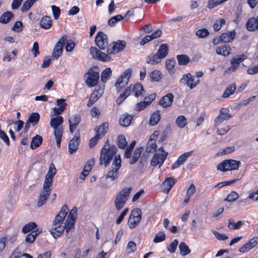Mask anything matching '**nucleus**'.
<instances>
[{
    "instance_id": "f257e3e1",
    "label": "nucleus",
    "mask_w": 258,
    "mask_h": 258,
    "mask_svg": "<svg viewBox=\"0 0 258 258\" xmlns=\"http://www.w3.org/2000/svg\"><path fill=\"white\" fill-rule=\"evenodd\" d=\"M117 151V148L115 146H110L109 141L107 139L100 151V164L107 167L110 164L113 157L116 156L115 155Z\"/></svg>"
},
{
    "instance_id": "f03ea898",
    "label": "nucleus",
    "mask_w": 258,
    "mask_h": 258,
    "mask_svg": "<svg viewBox=\"0 0 258 258\" xmlns=\"http://www.w3.org/2000/svg\"><path fill=\"white\" fill-rule=\"evenodd\" d=\"M132 190L131 187L123 188L116 196L114 204L116 209L119 211L122 209L127 201Z\"/></svg>"
},
{
    "instance_id": "7ed1b4c3",
    "label": "nucleus",
    "mask_w": 258,
    "mask_h": 258,
    "mask_svg": "<svg viewBox=\"0 0 258 258\" xmlns=\"http://www.w3.org/2000/svg\"><path fill=\"white\" fill-rule=\"evenodd\" d=\"M97 67L89 70L87 73L86 83L89 87H93L97 85L99 79V73Z\"/></svg>"
},
{
    "instance_id": "20e7f679",
    "label": "nucleus",
    "mask_w": 258,
    "mask_h": 258,
    "mask_svg": "<svg viewBox=\"0 0 258 258\" xmlns=\"http://www.w3.org/2000/svg\"><path fill=\"white\" fill-rule=\"evenodd\" d=\"M121 165V160L119 155L115 156V159L112 164V169L107 172L106 178H111L113 181L118 178V170L120 168Z\"/></svg>"
},
{
    "instance_id": "39448f33",
    "label": "nucleus",
    "mask_w": 258,
    "mask_h": 258,
    "mask_svg": "<svg viewBox=\"0 0 258 258\" xmlns=\"http://www.w3.org/2000/svg\"><path fill=\"white\" fill-rule=\"evenodd\" d=\"M240 162L232 159L226 160L219 164L217 166L218 170L222 171L236 170L238 169Z\"/></svg>"
},
{
    "instance_id": "423d86ee",
    "label": "nucleus",
    "mask_w": 258,
    "mask_h": 258,
    "mask_svg": "<svg viewBox=\"0 0 258 258\" xmlns=\"http://www.w3.org/2000/svg\"><path fill=\"white\" fill-rule=\"evenodd\" d=\"M142 218V212L139 208L133 209L128 220V225L131 228L136 227Z\"/></svg>"
},
{
    "instance_id": "0eeeda50",
    "label": "nucleus",
    "mask_w": 258,
    "mask_h": 258,
    "mask_svg": "<svg viewBox=\"0 0 258 258\" xmlns=\"http://www.w3.org/2000/svg\"><path fill=\"white\" fill-rule=\"evenodd\" d=\"M131 74L132 70L131 69L126 70L117 79L115 84L117 92H119L122 88L126 86Z\"/></svg>"
},
{
    "instance_id": "6e6552de",
    "label": "nucleus",
    "mask_w": 258,
    "mask_h": 258,
    "mask_svg": "<svg viewBox=\"0 0 258 258\" xmlns=\"http://www.w3.org/2000/svg\"><path fill=\"white\" fill-rule=\"evenodd\" d=\"M180 83L187 85L190 89H192L199 84L200 80L195 78L190 73H187L182 76L180 80Z\"/></svg>"
},
{
    "instance_id": "1a4fd4ad",
    "label": "nucleus",
    "mask_w": 258,
    "mask_h": 258,
    "mask_svg": "<svg viewBox=\"0 0 258 258\" xmlns=\"http://www.w3.org/2000/svg\"><path fill=\"white\" fill-rule=\"evenodd\" d=\"M125 46L126 42L124 41L118 40L113 42L107 47V52L109 54L118 53L123 50Z\"/></svg>"
},
{
    "instance_id": "9d476101",
    "label": "nucleus",
    "mask_w": 258,
    "mask_h": 258,
    "mask_svg": "<svg viewBox=\"0 0 258 258\" xmlns=\"http://www.w3.org/2000/svg\"><path fill=\"white\" fill-rule=\"evenodd\" d=\"M90 53L92 57L96 59L103 61H108L111 59V57L105 53L101 52L95 47L90 48Z\"/></svg>"
},
{
    "instance_id": "9b49d317",
    "label": "nucleus",
    "mask_w": 258,
    "mask_h": 258,
    "mask_svg": "<svg viewBox=\"0 0 258 258\" xmlns=\"http://www.w3.org/2000/svg\"><path fill=\"white\" fill-rule=\"evenodd\" d=\"M68 39L67 35L62 36L56 44L52 52V56L56 59L58 58L61 55L62 47L64 43Z\"/></svg>"
},
{
    "instance_id": "f8f14e48",
    "label": "nucleus",
    "mask_w": 258,
    "mask_h": 258,
    "mask_svg": "<svg viewBox=\"0 0 258 258\" xmlns=\"http://www.w3.org/2000/svg\"><path fill=\"white\" fill-rule=\"evenodd\" d=\"M105 85L99 86L96 87L94 91L92 93L90 99L87 103V106L90 107L92 106L103 94Z\"/></svg>"
},
{
    "instance_id": "ddd939ff",
    "label": "nucleus",
    "mask_w": 258,
    "mask_h": 258,
    "mask_svg": "<svg viewBox=\"0 0 258 258\" xmlns=\"http://www.w3.org/2000/svg\"><path fill=\"white\" fill-rule=\"evenodd\" d=\"M95 41L100 49H105L108 46L107 35L102 32L100 31L98 33L95 37Z\"/></svg>"
},
{
    "instance_id": "4468645a",
    "label": "nucleus",
    "mask_w": 258,
    "mask_h": 258,
    "mask_svg": "<svg viewBox=\"0 0 258 258\" xmlns=\"http://www.w3.org/2000/svg\"><path fill=\"white\" fill-rule=\"evenodd\" d=\"M77 208H73L70 212L64 223L66 225V232L69 233L70 230L74 227L76 221Z\"/></svg>"
},
{
    "instance_id": "2eb2a0df",
    "label": "nucleus",
    "mask_w": 258,
    "mask_h": 258,
    "mask_svg": "<svg viewBox=\"0 0 258 258\" xmlns=\"http://www.w3.org/2000/svg\"><path fill=\"white\" fill-rule=\"evenodd\" d=\"M246 58V56L243 54L241 55H237L236 57H233L230 61L231 66L226 69L224 73L227 74L230 73L231 72H234L238 67L240 63L244 60Z\"/></svg>"
},
{
    "instance_id": "dca6fc26",
    "label": "nucleus",
    "mask_w": 258,
    "mask_h": 258,
    "mask_svg": "<svg viewBox=\"0 0 258 258\" xmlns=\"http://www.w3.org/2000/svg\"><path fill=\"white\" fill-rule=\"evenodd\" d=\"M167 155V152H165V153H156L151 159V165L156 166L159 165V167H161L166 159Z\"/></svg>"
},
{
    "instance_id": "f3484780",
    "label": "nucleus",
    "mask_w": 258,
    "mask_h": 258,
    "mask_svg": "<svg viewBox=\"0 0 258 258\" xmlns=\"http://www.w3.org/2000/svg\"><path fill=\"white\" fill-rule=\"evenodd\" d=\"M51 189L50 186H47L46 185H43V189L40 192V196L39 197L37 205L38 207H41L44 204L50 196Z\"/></svg>"
},
{
    "instance_id": "a211bd4d",
    "label": "nucleus",
    "mask_w": 258,
    "mask_h": 258,
    "mask_svg": "<svg viewBox=\"0 0 258 258\" xmlns=\"http://www.w3.org/2000/svg\"><path fill=\"white\" fill-rule=\"evenodd\" d=\"M229 109L226 108H222L220 110V114L216 117L215 120L216 125H218L225 120H228L232 116L228 113Z\"/></svg>"
},
{
    "instance_id": "6ab92c4d",
    "label": "nucleus",
    "mask_w": 258,
    "mask_h": 258,
    "mask_svg": "<svg viewBox=\"0 0 258 258\" xmlns=\"http://www.w3.org/2000/svg\"><path fill=\"white\" fill-rule=\"evenodd\" d=\"M56 172V169L54 164L51 163L49 166L48 172L45 175L43 185L50 187L52 185L53 178L54 175L55 174Z\"/></svg>"
},
{
    "instance_id": "aec40b11",
    "label": "nucleus",
    "mask_w": 258,
    "mask_h": 258,
    "mask_svg": "<svg viewBox=\"0 0 258 258\" xmlns=\"http://www.w3.org/2000/svg\"><path fill=\"white\" fill-rule=\"evenodd\" d=\"M81 121V117L80 114H75L69 116V129L71 133H73L76 129L77 126Z\"/></svg>"
},
{
    "instance_id": "412c9836",
    "label": "nucleus",
    "mask_w": 258,
    "mask_h": 258,
    "mask_svg": "<svg viewBox=\"0 0 258 258\" xmlns=\"http://www.w3.org/2000/svg\"><path fill=\"white\" fill-rule=\"evenodd\" d=\"M68 212V208L66 205H64L61 209L59 213L55 216L52 222V225L56 224H62Z\"/></svg>"
},
{
    "instance_id": "4be33fe9",
    "label": "nucleus",
    "mask_w": 258,
    "mask_h": 258,
    "mask_svg": "<svg viewBox=\"0 0 258 258\" xmlns=\"http://www.w3.org/2000/svg\"><path fill=\"white\" fill-rule=\"evenodd\" d=\"M174 96L172 93H168L162 97L159 101V104L164 108L170 107L172 103Z\"/></svg>"
},
{
    "instance_id": "5701e85b",
    "label": "nucleus",
    "mask_w": 258,
    "mask_h": 258,
    "mask_svg": "<svg viewBox=\"0 0 258 258\" xmlns=\"http://www.w3.org/2000/svg\"><path fill=\"white\" fill-rule=\"evenodd\" d=\"M53 227L50 230V232L54 238L59 237L66 230V225L62 226L61 224H56L52 225Z\"/></svg>"
},
{
    "instance_id": "b1692460",
    "label": "nucleus",
    "mask_w": 258,
    "mask_h": 258,
    "mask_svg": "<svg viewBox=\"0 0 258 258\" xmlns=\"http://www.w3.org/2000/svg\"><path fill=\"white\" fill-rule=\"evenodd\" d=\"M192 152L193 151L186 152L179 156L177 160L172 165V169H174L182 165L186 160L187 158L191 155Z\"/></svg>"
},
{
    "instance_id": "393cba45",
    "label": "nucleus",
    "mask_w": 258,
    "mask_h": 258,
    "mask_svg": "<svg viewBox=\"0 0 258 258\" xmlns=\"http://www.w3.org/2000/svg\"><path fill=\"white\" fill-rule=\"evenodd\" d=\"M80 143V138L75 137L71 140L69 143V152L70 154H72L77 151L79 148Z\"/></svg>"
},
{
    "instance_id": "a878e982",
    "label": "nucleus",
    "mask_w": 258,
    "mask_h": 258,
    "mask_svg": "<svg viewBox=\"0 0 258 258\" xmlns=\"http://www.w3.org/2000/svg\"><path fill=\"white\" fill-rule=\"evenodd\" d=\"M257 244V241L254 238H251L248 242L245 243L244 245L241 246L239 249V251L240 252H245L255 247Z\"/></svg>"
},
{
    "instance_id": "bb28decb",
    "label": "nucleus",
    "mask_w": 258,
    "mask_h": 258,
    "mask_svg": "<svg viewBox=\"0 0 258 258\" xmlns=\"http://www.w3.org/2000/svg\"><path fill=\"white\" fill-rule=\"evenodd\" d=\"M235 35L236 33L234 30L226 33H223L220 36V40L225 43L230 42L234 39Z\"/></svg>"
},
{
    "instance_id": "cd10ccee",
    "label": "nucleus",
    "mask_w": 258,
    "mask_h": 258,
    "mask_svg": "<svg viewBox=\"0 0 258 258\" xmlns=\"http://www.w3.org/2000/svg\"><path fill=\"white\" fill-rule=\"evenodd\" d=\"M247 29L250 31H255L258 29V15L256 18H251L247 22Z\"/></svg>"
},
{
    "instance_id": "c85d7f7f",
    "label": "nucleus",
    "mask_w": 258,
    "mask_h": 258,
    "mask_svg": "<svg viewBox=\"0 0 258 258\" xmlns=\"http://www.w3.org/2000/svg\"><path fill=\"white\" fill-rule=\"evenodd\" d=\"M132 90H133L136 97L143 96L145 94V90L143 89V87L140 84L137 83L134 85H132Z\"/></svg>"
},
{
    "instance_id": "c756f323",
    "label": "nucleus",
    "mask_w": 258,
    "mask_h": 258,
    "mask_svg": "<svg viewBox=\"0 0 258 258\" xmlns=\"http://www.w3.org/2000/svg\"><path fill=\"white\" fill-rule=\"evenodd\" d=\"M40 25L41 27L43 29H49L52 25V19L50 16H45L41 19L40 22Z\"/></svg>"
},
{
    "instance_id": "7c9ffc66",
    "label": "nucleus",
    "mask_w": 258,
    "mask_h": 258,
    "mask_svg": "<svg viewBox=\"0 0 258 258\" xmlns=\"http://www.w3.org/2000/svg\"><path fill=\"white\" fill-rule=\"evenodd\" d=\"M169 47L168 45L167 44H162L160 46L156 53L162 60L167 55Z\"/></svg>"
},
{
    "instance_id": "2f4dec72",
    "label": "nucleus",
    "mask_w": 258,
    "mask_h": 258,
    "mask_svg": "<svg viewBox=\"0 0 258 258\" xmlns=\"http://www.w3.org/2000/svg\"><path fill=\"white\" fill-rule=\"evenodd\" d=\"M42 232V230L39 229H37L36 230H34L32 231H31L29 234H28L25 238V241L27 243H33L36 236L39 235L41 232Z\"/></svg>"
},
{
    "instance_id": "473e14b6",
    "label": "nucleus",
    "mask_w": 258,
    "mask_h": 258,
    "mask_svg": "<svg viewBox=\"0 0 258 258\" xmlns=\"http://www.w3.org/2000/svg\"><path fill=\"white\" fill-rule=\"evenodd\" d=\"M63 119L60 116L52 117L50 122V125L53 128H57L58 127H62L61 124L63 123Z\"/></svg>"
},
{
    "instance_id": "72a5a7b5",
    "label": "nucleus",
    "mask_w": 258,
    "mask_h": 258,
    "mask_svg": "<svg viewBox=\"0 0 258 258\" xmlns=\"http://www.w3.org/2000/svg\"><path fill=\"white\" fill-rule=\"evenodd\" d=\"M161 59L159 57L157 54L152 53L149 55L147 57V63L155 64L160 62Z\"/></svg>"
},
{
    "instance_id": "f704fd0d",
    "label": "nucleus",
    "mask_w": 258,
    "mask_h": 258,
    "mask_svg": "<svg viewBox=\"0 0 258 258\" xmlns=\"http://www.w3.org/2000/svg\"><path fill=\"white\" fill-rule=\"evenodd\" d=\"M161 118V115L159 110H156L151 115L149 124L151 125H155L157 124Z\"/></svg>"
},
{
    "instance_id": "c9c22d12",
    "label": "nucleus",
    "mask_w": 258,
    "mask_h": 258,
    "mask_svg": "<svg viewBox=\"0 0 258 258\" xmlns=\"http://www.w3.org/2000/svg\"><path fill=\"white\" fill-rule=\"evenodd\" d=\"M54 129V134L55 137L56 145L58 147H60L61 138L63 133V127H58Z\"/></svg>"
},
{
    "instance_id": "e433bc0d",
    "label": "nucleus",
    "mask_w": 258,
    "mask_h": 258,
    "mask_svg": "<svg viewBox=\"0 0 258 258\" xmlns=\"http://www.w3.org/2000/svg\"><path fill=\"white\" fill-rule=\"evenodd\" d=\"M132 119L133 117L130 115L123 114L120 118L119 123L121 126H127L131 124Z\"/></svg>"
},
{
    "instance_id": "4c0bfd02",
    "label": "nucleus",
    "mask_w": 258,
    "mask_h": 258,
    "mask_svg": "<svg viewBox=\"0 0 258 258\" xmlns=\"http://www.w3.org/2000/svg\"><path fill=\"white\" fill-rule=\"evenodd\" d=\"M42 138L39 135H36L34 137L30 144V148L32 149H34L38 147L41 144L42 142Z\"/></svg>"
},
{
    "instance_id": "58836bf2",
    "label": "nucleus",
    "mask_w": 258,
    "mask_h": 258,
    "mask_svg": "<svg viewBox=\"0 0 258 258\" xmlns=\"http://www.w3.org/2000/svg\"><path fill=\"white\" fill-rule=\"evenodd\" d=\"M144 148L142 147L136 149L133 153L132 158L130 160V163L131 164H133L137 162Z\"/></svg>"
},
{
    "instance_id": "ea45409f",
    "label": "nucleus",
    "mask_w": 258,
    "mask_h": 258,
    "mask_svg": "<svg viewBox=\"0 0 258 258\" xmlns=\"http://www.w3.org/2000/svg\"><path fill=\"white\" fill-rule=\"evenodd\" d=\"M14 14L11 12L7 11L5 12L0 17V23L7 24L14 17Z\"/></svg>"
},
{
    "instance_id": "a19ab883",
    "label": "nucleus",
    "mask_w": 258,
    "mask_h": 258,
    "mask_svg": "<svg viewBox=\"0 0 258 258\" xmlns=\"http://www.w3.org/2000/svg\"><path fill=\"white\" fill-rule=\"evenodd\" d=\"M112 75V71L110 68H106L101 74V80L104 83H106L107 81L111 77Z\"/></svg>"
},
{
    "instance_id": "79ce46f5",
    "label": "nucleus",
    "mask_w": 258,
    "mask_h": 258,
    "mask_svg": "<svg viewBox=\"0 0 258 258\" xmlns=\"http://www.w3.org/2000/svg\"><path fill=\"white\" fill-rule=\"evenodd\" d=\"M107 130L108 124L106 123H102L97 131V134L96 136L101 139L107 133Z\"/></svg>"
},
{
    "instance_id": "37998d69",
    "label": "nucleus",
    "mask_w": 258,
    "mask_h": 258,
    "mask_svg": "<svg viewBox=\"0 0 258 258\" xmlns=\"http://www.w3.org/2000/svg\"><path fill=\"white\" fill-rule=\"evenodd\" d=\"M230 47L228 46H219L216 48V52L218 54L228 56L230 53Z\"/></svg>"
},
{
    "instance_id": "c03bdc74",
    "label": "nucleus",
    "mask_w": 258,
    "mask_h": 258,
    "mask_svg": "<svg viewBox=\"0 0 258 258\" xmlns=\"http://www.w3.org/2000/svg\"><path fill=\"white\" fill-rule=\"evenodd\" d=\"M175 123L177 126L180 128H183L187 123L186 118L183 115L178 116L175 120Z\"/></svg>"
},
{
    "instance_id": "a18cd8bd",
    "label": "nucleus",
    "mask_w": 258,
    "mask_h": 258,
    "mask_svg": "<svg viewBox=\"0 0 258 258\" xmlns=\"http://www.w3.org/2000/svg\"><path fill=\"white\" fill-rule=\"evenodd\" d=\"M150 77L153 82H158L162 78L161 73L158 70H154L150 74Z\"/></svg>"
},
{
    "instance_id": "49530a36",
    "label": "nucleus",
    "mask_w": 258,
    "mask_h": 258,
    "mask_svg": "<svg viewBox=\"0 0 258 258\" xmlns=\"http://www.w3.org/2000/svg\"><path fill=\"white\" fill-rule=\"evenodd\" d=\"M179 248L180 251V253L182 255H186L189 254L191 251L188 246L184 242H182L180 243Z\"/></svg>"
},
{
    "instance_id": "de8ad7c7",
    "label": "nucleus",
    "mask_w": 258,
    "mask_h": 258,
    "mask_svg": "<svg viewBox=\"0 0 258 258\" xmlns=\"http://www.w3.org/2000/svg\"><path fill=\"white\" fill-rule=\"evenodd\" d=\"M235 89V84H232L229 86L224 92L222 97L225 98L228 97L230 95L233 94Z\"/></svg>"
},
{
    "instance_id": "09e8293b",
    "label": "nucleus",
    "mask_w": 258,
    "mask_h": 258,
    "mask_svg": "<svg viewBox=\"0 0 258 258\" xmlns=\"http://www.w3.org/2000/svg\"><path fill=\"white\" fill-rule=\"evenodd\" d=\"M243 224L241 221H239L236 223H234L233 220L229 219L228 220V227L230 229H236L239 228Z\"/></svg>"
},
{
    "instance_id": "8fccbe9b",
    "label": "nucleus",
    "mask_w": 258,
    "mask_h": 258,
    "mask_svg": "<svg viewBox=\"0 0 258 258\" xmlns=\"http://www.w3.org/2000/svg\"><path fill=\"white\" fill-rule=\"evenodd\" d=\"M39 118L40 115L39 113L34 112L31 114L28 120L30 122L32 125H35L38 123Z\"/></svg>"
},
{
    "instance_id": "3c124183",
    "label": "nucleus",
    "mask_w": 258,
    "mask_h": 258,
    "mask_svg": "<svg viewBox=\"0 0 258 258\" xmlns=\"http://www.w3.org/2000/svg\"><path fill=\"white\" fill-rule=\"evenodd\" d=\"M37 225L36 223L31 222L25 225L22 228V231L24 233H26L36 228Z\"/></svg>"
},
{
    "instance_id": "603ef678",
    "label": "nucleus",
    "mask_w": 258,
    "mask_h": 258,
    "mask_svg": "<svg viewBox=\"0 0 258 258\" xmlns=\"http://www.w3.org/2000/svg\"><path fill=\"white\" fill-rule=\"evenodd\" d=\"M177 59L178 61V63L180 65H185L189 61V58L188 56L185 54L178 55L177 56Z\"/></svg>"
},
{
    "instance_id": "864d4df0",
    "label": "nucleus",
    "mask_w": 258,
    "mask_h": 258,
    "mask_svg": "<svg viewBox=\"0 0 258 258\" xmlns=\"http://www.w3.org/2000/svg\"><path fill=\"white\" fill-rule=\"evenodd\" d=\"M157 145L155 142L148 141L146 146V152L147 153H151L155 151Z\"/></svg>"
},
{
    "instance_id": "5fc2aeb1",
    "label": "nucleus",
    "mask_w": 258,
    "mask_h": 258,
    "mask_svg": "<svg viewBox=\"0 0 258 258\" xmlns=\"http://www.w3.org/2000/svg\"><path fill=\"white\" fill-rule=\"evenodd\" d=\"M38 0H27L21 8V11L24 12L27 11L33 5V4Z\"/></svg>"
},
{
    "instance_id": "6e6d98bb",
    "label": "nucleus",
    "mask_w": 258,
    "mask_h": 258,
    "mask_svg": "<svg viewBox=\"0 0 258 258\" xmlns=\"http://www.w3.org/2000/svg\"><path fill=\"white\" fill-rule=\"evenodd\" d=\"M127 142L123 135H120L118 137L117 145L120 148H124L126 146Z\"/></svg>"
},
{
    "instance_id": "4d7b16f0",
    "label": "nucleus",
    "mask_w": 258,
    "mask_h": 258,
    "mask_svg": "<svg viewBox=\"0 0 258 258\" xmlns=\"http://www.w3.org/2000/svg\"><path fill=\"white\" fill-rule=\"evenodd\" d=\"M165 238L166 235L164 232L160 231L155 235L153 241L155 243H159L164 241L165 239Z\"/></svg>"
},
{
    "instance_id": "13d9d810",
    "label": "nucleus",
    "mask_w": 258,
    "mask_h": 258,
    "mask_svg": "<svg viewBox=\"0 0 258 258\" xmlns=\"http://www.w3.org/2000/svg\"><path fill=\"white\" fill-rule=\"evenodd\" d=\"M176 180L172 177H168L163 182V185L168 187L170 190L172 186L175 183Z\"/></svg>"
},
{
    "instance_id": "bf43d9fd",
    "label": "nucleus",
    "mask_w": 258,
    "mask_h": 258,
    "mask_svg": "<svg viewBox=\"0 0 258 258\" xmlns=\"http://www.w3.org/2000/svg\"><path fill=\"white\" fill-rule=\"evenodd\" d=\"M123 19V17L121 15H118L111 17L108 20V25L110 26H114V24L118 21H121Z\"/></svg>"
},
{
    "instance_id": "052dcab7",
    "label": "nucleus",
    "mask_w": 258,
    "mask_h": 258,
    "mask_svg": "<svg viewBox=\"0 0 258 258\" xmlns=\"http://www.w3.org/2000/svg\"><path fill=\"white\" fill-rule=\"evenodd\" d=\"M63 106H60L58 107H54L53 108V116H58L66 109L67 104H64Z\"/></svg>"
},
{
    "instance_id": "680f3d73",
    "label": "nucleus",
    "mask_w": 258,
    "mask_h": 258,
    "mask_svg": "<svg viewBox=\"0 0 258 258\" xmlns=\"http://www.w3.org/2000/svg\"><path fill=\"white\" fill-rule=\"evenodd\" d=\"M239 197L238 194L235 191L231 192L225 199V201L232 202L236 200Z\"/></svg>"
},
{
    "instance_id": "e2e57ef3",
    "label": "nucleus",
    "mask_w": 258,
    "mask_h": 258,
    "mask_svg": "<svg viewBox=\"0 0 258 258\" xmlns=\"http://www.w3.org/2000/svg\"><path fill=\"white\" fill-rule=\"evenodd\" d=\"M196 35L200 38H204L207 37L209 33L206 29H199L196 31Z\"/></svg>"
},
{
    "instance_id": "0e129e2a",
    "label": "nucleus",
    "mask_w": 258,
    "mask_h": 258,
    "mask_svg": "<svg viewBox=\"0 0 258 258\" xmlns=\"http://www.w3.org/2000/svg\"><path fill=\"white\" fill-rule=\"evenodd\" d=\"M225 20L224 19H220L219 20L216 21L213 25L214 30L215 31H219L221 29L222 26L225 24Z\"/></svg>"
},
{
    "instance_id": "69168bd1",
    "label": "nucleus",
    "mask_w": 258,
    "mask_h": 258,
    "mask_svg": "<svg viewBox=\"0 0 258 258\" xmlns=\"http://www.w3.org/2000/svg\"><path fill=\"white\" fill-rule=\"evenodd\" d=\"M137 249L136 244L133 241L128 242L126 250L128 253L134 252Z\"/></svg>"
},
{
    "instance_id": "338daca9",
    "label": "nucleus",
    "mask_w": 258,
    "mask_h": 258,
    "mask_svg": "<svg viewBox=\"0 0 258 258\" xmlns=\"http://www.w3.org/2000/svg\"><path fill=\"white\" fill-rule=\"evenodd\" d=\"M178 244V240L177 239H174L168 247V250L171 253L174 252L176 249Z\"/></svg>"
},
{
    "instance_id": "774afa93",
    "label": "nucleus",
    "mask_w": 258,
    "mask_h": 258,
    "mask_svg": "<svg viewBox=\"0 0 258 258\" xmlns=\"http://www.w3.org/2000/svg\"><path fill=\"white\" fill-rule=\"evenodd\" d=\"M52 13L55 19H57L60 14V10L59 7L53 5L51 7Z\"/></svg>"
}]
</instances>
